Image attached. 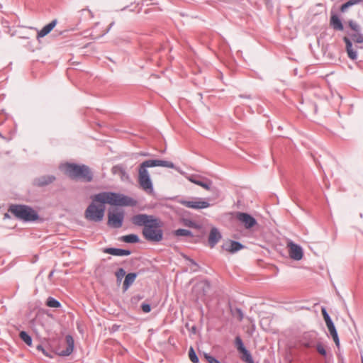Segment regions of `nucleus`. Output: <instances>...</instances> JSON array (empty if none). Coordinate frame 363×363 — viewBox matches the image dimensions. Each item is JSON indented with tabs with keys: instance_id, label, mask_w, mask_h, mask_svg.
<instances>
[{
	"instance_id": "obj_1",
	"label": "nucleus",
	"mask_w": 363,
	"mask_h": 363,
	"mask_svg": "<svg viewBox=\"0 0 363 363\" xmlns=\"http://www.w3.org/2000/svg\"><path fill=\"white\" fill-rule=\"evenodd\" d=\"M92 201L85 211V218L90 221L100 222L105 212V203L119 206H134L135 199L124 194L115 192H101L91 196Z\"/></svg>"
},
{
	"instance_id": "obj_2",
	"label": "nucleus",
	"mask_w": 363,
	"mask_h": 363,
	"mask_svg": "<svg viewBox=\"0 0 363 363\" xmlns=\"http://www.w3.org/2000/svg\"><path fill=\"white\" fill-rule=\"evenodd\" d=\"M155 167H164L174 169L173 162L162 160H147L143 162L138 167V183L140 188L148 194L154 192V186L147 168Z\"/></svg>"
},
{
	"instance_id": "obj_3",
	"label": "nucleus",
	"mask_w": 363,
	"mask_h": 363,
	"mask_svg": "<svg viewBox=\"0 0 363 363\" xmlns=\"http://www.w3.org/2000/svg\"><path fill=\"white\" fill-rule=\"evenodd\" d=\"M9 211L16 218L24 222L35 221L39 218L38 213L30 206L22 204L10 206Z\"/></svg>"
},
{
	"instance_id": "obj_4",
	"label": "nucleus",
	"mask_w": 363,
	"mask_h": 363,
	"mask_svg": "<svg viewBox=\"0 0 363 363\" xmlns=\"http://www.w3.org/2000/svg\"><path fill=\"white\" fill-rule=\"evenodd\" d=\"M146 228L143 229V237L149 242H159L163 239L162 223L155 218Z\"/></svg>"
},
{
	"instance_id": "obj_5",
	"label": "nucleus",
	"mask_w": 363,
	"mask_h": 363,
	"mask_svg": "<svg viewBox=\"0 0 363 363\" xmlns=\"http://www.w3.org/2000/svg\"><path fill=\"white\" fill-rule=\"evenodd\" d=\"M66 172L69 177L89 182L93 179V174L89 167L83 164H69L66 167Z\"/></svg>"
},
{
	"instance_id": "obj_6",
	"label": "nucleus",
	"mask_w": 363,
	"mask_h": 363,
	"mask_svg": "<svg viewBox=\"0 0 363 363\" xmlns=\"http://www.w3.org/2000/svg\"><path fill=\"white\" fill-rule=\"evenodd\" d=\"M179 203L186 208L196 210L204 209L210 206L208 201L200 197L193 198L192 200L180 199Z\"/></svg>"
},
{
	"instance_id": "obj_7",
	"label": "nucleus",
	"mask_w": 363,
	"mask_h": 363,
	"mask_svg": "<svg viewBox=\"0 0 363 363\" xmlns=\"http://www.w3.org/2000/svg\"><path fill=\"white\" fill-rule=\"evenodd\" d=\"M124 212L123 211L118 212H108V225L113 228H121L124 220Z\"/></svg>"
},
{
	"instance_id": "obj_8",
	"label": "nucleus",
	"mask_w": 363,
	"mask_h": 363,
	"mask_svg": "<svg viewBox=\"0 0 363 363\" xmlns=\"http://www.w3.org/2000/svg\"><path fill=\"white\" fill-rule=\"evenodd\" d=\"M155 218L153 216L140 213L133 216L131 222L136 226L146 228L152 221H155Z\"/></svg>"
},
{
	"instance_id": "obj_9",
	"label": "nucleus",
	"mask_w": 363,
	"mask_h": 363,
	"mask_svg": "<svg viewBox=\"0 0 363 363\" xmlns=\"http://www.w3.org/2000/svg\"><path fill=\"white\" fill-rule=\"evenodd\" d=\"M236 218L246 229H250L257 224L256 219L247 213L238 212Z\"/></svg>"
},
{
	"instance_id": "obj_10",
	"label": "nucleus",
	"mask_w": 363,
	"mask_h": 363,
	"mask_svg": "<svg viewBox=\"0 0 363 363\" xmlns=\"http://www.w3.org/2000/svg\"><path fill=\"white\" fill-rule=\"evenodd\" d=\"M287 247L289 248V254L291 259L298 261L303 258V252L300 245L289 241L287 243Z\"/></svg>"
},
{
	"instance_id": "obj_11",
	"label": "nucleus",
	"mask_w": 363,
	"mask_h": 363,
	"mask_svg": "<svg viewBox=\"0 0 363 363\" xmlns=\"http://www.w3.org/2000/svg\"><path fill=\"white\" fill-rule=\"evenodd\" d=\"M317 340V333L315 332H307L303 334L300 342L305 347L310 348L315 346Z\"/></svg>"
},
{
	"instance_id": "obj_12",
	"label": "nucleus",
	"mask_w": 363,
	"mask_h": 363,
	"mask_svg": "<svg viewBox=\"0 0 363 363\" xmlns=\"http://www.w3.org/2000/svg\"><path fill=\"white\" fill-rule=\"evenodd\" d=\"M343 41L345 43L346 51L349 58L352 60H356L357 59V48L360 47L356 45L355 48H354L350 38L347 36L343 38Z\"/></svg>"
},
{
	"instance_id": "obj_13",
	"label": "nucleus",
	"mask_w": 363,
	"mask_h": 363,
	"mask_svg": "<svg viewBox=\"0 0 363 363\" xmlns=\"http://www.w3.org/2000/svg\"><path fill=\"white\" fill-rule=\"evenodd\" d=\"M65 340L67 345L66 348L63 350L59 349L58 351V354L62 357L70 355L72 353L74 347V342L72 335H66Z\"/></svg>"
},
{
	"instance_id": "obj_14",
	"label": "nucleus",
	"mask_w": 363,
	"mask_h": 363,
	"mask_svg": "<svg viewBox=\"0 0 363 363\" xmlns=\"http://www.w3.org/2000/svg\"><path fill=\"white\" fill-rule=\"evenodd\" d=\"M244 247L245 246L242 243L234 240H228L222 245V248L224 250L230 252V253H235Z\"/></svg>"
},
{
	"instance_id": "obj_15",
	"label": "nucleus",
	"mask_w": 363,
	"mask_h": 363,
	"mask_svg": "<svg viewBox=\"0 0 363 363\" xmlns=\"http://www.w3.org/2000/svg\"><path fill=\"white\" fill-rule=\"evenodd\" d=\"M55 179L53 175L40 176L33 180V184L36 186L43 187L52 183Z\"/></svg>"
},
{
	"instance_id": "obj_16",
	"label": "nucleus",
	"mask_w": 363,
	"mask_h": 363,
	"mask_svg": "<svg viewBox=\"0 0 363 363\" xmlns=\"http://www.w3.org/2000/svg\"><path fill=\"white\" fill-rule=\"evenodd\" d=\"M104 252L113 256H128L131 254V251L121 248L108 247L104 250Z\"/></svg>"
},
{
	"instance_id": "obj_17",
	"label": "nucleus",
	"mask_w": 363,
	"mask_h": 363,
	"mask_svg": "<svg viewBox=\"0 0 363 363\" xmlns=\"http://www.w3.org/2000/svg\"><path fill=\"white\" fill-rule=\"evenodd\" d=\"M57 23V19H54L50 23L45 26L41 30H38L37 33V38L39 39L43 38L50 33L51 30L55 28Z\"/></svg>"
},
{
	"instance_id": "obj_18",
	"label": "nucleus",
	"mask_w": 363,
	"mask_h": 363,
	"mask_svg": "<svg viewBox=\"0 0 363 363\" xmlns=\"http://www.w3.org/2000/svg\"><path fill=\"white\" fill-rule=\"evenodd\" d=\"M221 234L217 228H213L209 234L208 243L211 247H213L220 240Z\"/></svg>"
},
{
	"instance_id": "obj_19",
	"label": "nucleus",
	"mask_w": 363,
	"mask_h": 363,
	"mask_svg": "<svg viewBox=\"0 0 363 363\" xmlns=\"http://www.w3.org/2000/svg\"><path fill=\"white\" fill-rule=\"evenodd\" d=\"M188 179L195 184H197L203 188H204L206 190H209L211 188V182H204L203 180L201 179L198 176L196 175H191L188 177Z\"/></svg>"
},
{
	"instance_id": "obj_20",
	"label": "nucleus",
	"mask_w": 363,
	"mask_h": 363,
	"mask_svg": "<svg viewBox=\"0 0 363 363\" xmlns=\"http://www.w3.org/2000/svg\"><path fill=\"white\" fill-rule=\"evenodd\" d=\"M330 26L335 30H342L343 28H344L341 20L340 19L338 16L337 14H335V13H333V14L331 15L330 22Z\"/></svg>"
},
{
	"instance_id": "obj_21",
	"label": "nucleus",
	"mask_w": 363,
	"mask_h": 363,
	"mask_svg": "<svg viewBox=\"0 0 363 363\" xmlns=\"http://www.w3.org/2000/svg\"><path fill=\"white\" fill-rule=\"evenodd\" d=\"M137 277V274L134 272L128 273L125 277V280L123 281V289L124 291H126L128 289V288L133 284L135 279Z\"/></svg>"
},
{
	"instance_id": "obj_22",
	"label": "nucleus",
	"mask_w": 363,
	"mask_h": 363,
	"mask_svg": "<svg viewBox=\"0 0 363 363\" xmlns=\"http://www.w3.org/2000/svg\"><path fill=\"white\" fill-rule=\"evenodd\" d=\"M362 2L363 0H348L346 3L341 6L340 11L344 13L347 11L350 7L354 5L359 4Z\"/></svg>"
},
{
	"instance_id": "obj_23",
	"label": "nucleus",
	"mask_w": 363,
	"mask_h": 363,
	"mask_svg": "<svg viewBox=\"0 0 363 363\" xmlns=\"http://www.w3.org/2000/svg\"><path fill=\"white\" fill-rule=\"evenodd\" d=\"M121 240L127 243H137L140 241L139 237L135 234L124 235Z\"/></svg>"
},
{
	"instance_id": "obj_24",
	"label": "nucleus",
	"mask_w": 363,
	"mask_h": 363,
	"mask_svg": "<svg viewBox=\"0 0 363 363\" xmlns=\"http://www.w3.org/2000/svg\"><path fill=\"white\" fill-rule=\"evenodd\" d=\"M350 35V38L357 43H363V35L360 33V31L354 32L352 33H347Z\"/></svg>"
},
{
	"instance_id": "obj_25",
	"label": "nucleus",
	"mask_w": 363,
	"mask_h": 363,
	"mask_svg": "<svg viewBox=\"0 0 363 363\" xmlns=\"http://www.w3.org/2000/svg\"><path fill=\"white\" fill-rule=\"evenodd\" d=\"M242 354L241 359L247 363H253V359L250 352L245 348V350L240 352Z\"/></svg>"
},
{
	"instance_id": "obj_26",
	"label": "nucleus",
	"mask_w": 363,
	"mask_h": 363,
	"mask_svg": "<svg viewBox=\"0 0 363 363\" xmlns=\"http://www.w3.org/2000/svg\"><path fill=\"white\" fill-rule=\"evenodd\" d=\"M46 305L50 308H60L61 306L60 302L51 296L47 298Z\"/></svg>"
},
{
	"instance_id": "obj_27",
	"label": "nucleus",
	"mask_w": 363,
	"mask_h": 363,
	"mask_svg": "<svg viewBox=\"0 0 363 363\" xmlns=\"http://www.w3.org/2000/svg\"><path fill=\"white\" fill-rule=\"evenodd\" d=\"M174 235L176 236H185V237H193V233L191 231L186 229H177L174 232Z\"/></svg>"
},
{
	"instance_id": "obj_28",
	"label": "nucleus",
	"mask_w": 363,
	"mask_h": 363,
	"mask_svg": "<svg viewBox=\"0 0 363 363\" xmlns=\"http://www.w3.org/2000/svg\"><path fill=\"white\" fill-rule=\"evenodd\" d=\"M231 314L233 316L236 318L239 321H242L244 318V314L241 308H235L234 309H230Z\"/></svg>"
},
{
	"instance_id": "obj_29",
	"label": "nucleus",
	"mask_w": 363,
	"mask_h": 363,
	"mask_svg": "<svg viewBox=\"0 0 363 363\" xmlns=\"http://www.w3.org/2000/svg\"><path fill=\"white\" fill-rule=\"evenodd\" d=\"M21 339L28 345L30 346L32 344V337L26 331H21L19 334Z\"/></svg>"
},
{
	"instance_id": "obj_30",
	"label": "nucleus",
	"mask_w": 363,
	"mask_h": 363,
	"mask_svg": "<svg viewBox=\"0 0 363 363\" xmlns=\"http://www.w3.org/2000/svg\"><path fill=\"white\" fill-rule=\"evenodd\" d=\"M189 357L193 363H199V357H197L195 350L192 347L189 348Z\"/></svg>"
},
{
	"instance_id": "obj_31",
	"label": "nucleus",
	"mask_w": 363,
	"mask_h": 363,
	"mask_svg": "<svg viewBox=\"0 0 363 363\" xmlns=\"http://www.w3.org/2000/svg\"><path fill=\"white\" fill-rule=\"evenodd\" d=\"M235 343L237 347V350L239 352H241L242 350H245L246 347L244 346V344L242 342V340L240 336H237L235 340Z\"/></svg>"
},
{
	"instance_id": "obj_32",
	"label": "nucleus",
	"mask_w": 363,
	"mask_h": 363,
	"mask_svg": "<svg viewBox=\"0 0 363 363\" xmlns=\"http://www.w3.org/2000/svg\"><path fill=\"white\" fill-rule=\"evenodd\" d=\"M115 275L116 277L117 282L120 283L123 277L125 275V271L123 268H119L115 273Z\"/></svg>"
},
{
	"instance_id": "obj_33",
	"label": "nucleus",
	"mask_w": 363,
	"mask_h": 363,
	"mask_svg": "<svg viewBox=\"0 0 363 363\" xmlns=\"http://www.w3.org/2000/svg\"><path fill=\"white\" fill-rule=\"evenodd\" d=\"M315 347H316V350L318 351V352L325 357L327 355V352H326V350L325 349V347L324 345L321 343V342H317L315 343Z\"/></svg>"
},
{
	"instance_id": "obj_34",
	"label": "nucleus",
	"mask_w": 363,
	"mask_h": 363,
	"mask_svg": "<svg viewBox=\"0 0 363 363\" xmlns=\"http://www.w3.org/2000/svg\"><path fill=\"white\" fill-rule=\"evenodd\" d=\"M348 25H349L350 28L352 30V31H354V32L361 31L360 26L357 22H355L352 20H350L348 22Z\"/></svg>"
},
{
	"instance_id": "obj_35",
	"label": "nucleus",
	"mask_w": 363,
	"mask_h": 363,
	"mask_svg": "<svg viewBox=\"0 0 363 363\" xmlns=\"http://www.w3.org/2000/svg\"><path fill=\"white\" fill-rule=\"evenodd\" d=\"M325 324L331 336L337 334V330L333 321Z\"/></svg>"
},
{
	"instance_id": "obj_36",
	"label": "nucleus",
	"mask_w": 363,
	"mask_h": 363,
	"mask_svg": "<svg viewBox=\"0 0 363 363\" xmlns=\"http://www.w3.org/2000/svg\"><path fill=\"white\" fill-rule=\"evenodd\" d=\"M183 224L189 228H198V225L192 220L191 219H184L183 220Z\"/></svg>"
},
{
	"instance_id": "obj_37",
	"label": "nucleus",
	"mask_w": 363,
	"mask_h": 363,
	"mask_svg": "<svg viewBox=\"0 0 363 363\" xmlns=\"http://www.w3.org/2000/svg\"><path fill=\"white\" fill-rule=\"evenodd\" d=\"M204 357L207 360L208 363H221L218 359L216 357L206 353L204 354Z\"/></svg>"
},
{
	"instance_id": "obj_38",
	"label": "nucleus",
	"mask_w": 363,
	"mask_h": 363,
	"mask_svg": "<svg viewBox=\"0 0 363 363\" xmlns=\"http://www.w3.org/2000/svg\"><path fill=\"white\" fill-rule=\"evenodd\" d=\"M321 311L325 323L332 322L333 320L330 316L329 315L328 313L327 312L326 309L325 308H323Z\"/></svg>"
},
{
	"instance_id": "obj_39",
	"label": "nucleus",
	"mask_w": 363,
	"mask_h": 363,
	"mask_svg": "<svg viewBox=\"0 0 363 363\" xmlns=\"http://www.w3.org/2000/svg\"><path fill=\"white\" fill-rule=\"evenodd\" d=\"M80 13L83 15H85L86 18H88V19H91L94 17L93 13L90 10L86 9H82L80 11Z\"/></svg>"
},
{
	"instance_id": "obj_40",
	"label": "nucleus",
	"mask_w": 363,
	"mask_h": 363,
	"mask_svg": "<svg viewBox=\"0 0 363 363\" xmlns=\"http://www.w3.org/2000/svg\"><path fill=\"white\" fill-rule=\"evenodd\" d=\"M141 308L145 313H149L151 311V306L148 303H143Z\"/></svg>"
},
{
	"instance_id": "obj_41",
	"label": "nucleus",
	"mask_w": 363,
	"mask_h": 363,
	"mask_svg": "<svg viewBox=\"0 0 363 363\" xmlns=\"http://www.w3.org/2000/svg\"><path fill=\"white\" fill-rule=\"evenodd\" d=\"M332 337H333V339L336 346L337 347H339V346H340V340H339L338 334L332 335Z\"/></svg>"
},
{
	"instance_id": "obj_42",
	"label": "nucleus",
	"mask_w": 363,
	"mask_h": 363,
	"mask_svg": "<svg viewBox=\"0 0 363 363\" xmlns=\"http://www.w3.org/2000/svg\"><path fill=\"white\" fill-rule=\"evenodd\" d=\"M37 350H40V351H42L43 352V354L47 355V354L45 353V350H44V348L43 347L42 345H38L37 346Z\"/></svg>"
},
{
	"instance_id": "obj_43",
	"label": "nucleus",
	"mask_w": 363,
	"mask_h": 363,
	"mask_svg": "<svg viewBox=\"0 0 363 363\" xmlns=\"http://www.w3.org/2000/svg\"><path fill=\"white\" fill-rule=\"evenodd\" d=\"M53 274H54V271L50 272V274H49L48 277L51 278L53 276Z\"/></svg>"
},
{
	"instance_id": "obj_44",
	"label": "nucleus",
	"mask_w": 363,
	"mask_h": 363,
	"mask_svg": "<svg viewBox=\"0 0 363 363\" xmlns=\"http://www.w3.org/2000/svg\"><path fill=\"white\" fill-rule=\"evenodd\" d=\"M113 24H114V23H113V22H112V23L110 24V26H109V28H108V31L111 29V28L113 26Z\"/></svg>"
},
{
	"instance_id": "obj_45",
	"label": "nucleus",
	"mask_w": 363,
	"mask_h": 363,
	"mask_svg": "<svg viewBox=\"0 0 363 363\" xmlns=\"http://www.w3.org/2000/svg\"><path fill=\"white\" fill-rule=\"evenodd\" d=\"M191 262L194 265H197V264L193 259H191Z\"/></svg>"
},
{
	"instance_id": "obj_46",
	"label": "nucleus",
	"mask_w": 363,
	"mask_h": 363,
	"mask_svg": "<svg viewBox=\"0 0 363 363\" xmlns=\"http://www.w3.org/2000/svg\"><path fill=\"white\" fill-rule=\"evenodd\" d=\"M362 363H363V358H362Z\"/></svg>"
}]
</instances>
